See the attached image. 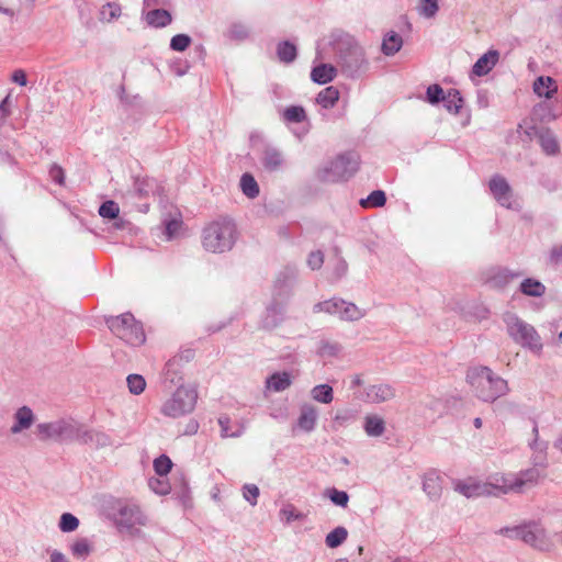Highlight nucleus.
I'll return each mask as SVG.
<instances>
[{
  "label": "nucleus",
  "mask_w": 562,
  "mask_h": 562,
  "mask_svg": "<svg viewBox=\"0 0 562 562\" xmlns=\"http://www.w3.org/2000/svg\"><path fill=\"white\" fill-rule=\"evenodd\" d=\"M335 60L340 71L347 78H359L369 68L363 48L349 34L337 36L333 42Z\"/></svg>",
  "instance_id": "f257e3e1"
},
{
  "label": "nucleus",
  "mask_w": 562,
  "mask_h": 562,
  "mask_svg": "<svg viewBox=\"0 0 562 562\" xmlns=\"http://www.w3.org/2000/svg\"><path fill=\"white\" fill-rule=\"evenodd\" d=\"M236 224L229 217H218L202 231V246L212 254H224L233 249L237 240Z\"/></svg>",
  "instance_id": "f03ea898"
},
{
  "label": "nucleus",
  "mask_w": 562,
  "mask_h": 562,
  "mask_svg": "<svg viewBox=\"0 0 562 562\" xmlns=\"http://www.w3.org/2000/svg\"><path fill=\"white\" fill-rule=\"evenodd\" d=\"M467 381L484 402H494L508 393L507 381L496 375L488 367H475L468 370Z\"/></svg>",
  "instance_id": "7ed1b4c3"
},
{
  "label": "nucleus",
  "mask_w": 562,
  "mask_h": 562,
  "mask_svg": "<svg viewBox=\"0 0 562 562\" xmlns=\"http://www.w3.org/2000/svg\"><path fill=\"white\" fill-rule=\"evenodd\" d=\"M105 324L116 337L131 346H140L145 342L143 325L135 319L132 313L109 316L105 318Z\"/></svg>",
  "instance_id": "20e7f679"
},
{
  "label": "nucleus",
  "mask_w": 562,
  "mask_h": 562,
  "mask_svg": "<svg viewBox=\"0 0 562 562\" xmlns=\"http://www.w3.org/2000/svg\"><path fill=\"white\" fill-rule=\"evenodd\" d=\"M359 165V155L355 151H346L319 170L318 178L324 182L347 181L357 172Z\"/></svg>",
  "instance_id": "39448f33"
},
{
  "label": "nucleus",
  "mask_w": 562,
  "mask_h": 562,
  "mask_svg": "<svg viewBox=\"0 0 562 562\" xmlns=\"http://www.w3.org/2000/svg\"><path fill=\"white\" fill-rule=\"evenodd\" d=\"M498 533L509 539L521 540L540 551L549 549L546 530L536 521H528L514 527H504L498 530Z\"/></svg>",
  "instance_id": "423d86ee"
},
{
  "label": "nucleus",
  "mask_w": 562,
  "mask_h": 562,
  "mask_svg": "<svg viewBox=\"0 0 562 562\" xmlns=\"http://www.w3.org/2000/svg\"><path fill=\"white\" fill-rule=\"evenodd\" d=\"M196 400L195 387L179 386L172 396L162 404L161 413L172 418L190 414L195 407Z\"/></svg>",
  "instance_id": "0eeeda50"
},
{
  "label": "nucleus",
  "mask_w": 562,
  "mask_h": 562,
  "mask_svg": "<svg viewBox=\"0 0 562 562\" xmlns=\"http://www.w3.org/2000/svg\"><path fill=\"white\" fill-rule=\"evenodd\" d=\"M504 321L507 326L508 335L516 342L531 350L538 351L542 348L540 337L530 324L524 322L515 314H507Z\"/></svg>",
  "instance_id": "6e6552de"
},
{
  "label": "nucleus",
  "mask_w": 562,
  "mask_h": 562,
  "mask_svg": "<svg viewBox=\"0 0 562 562\" xmlns=\"http://www.w3.org/2000/svg\"><path fill=\"white\" fill-rule=\"evenodd\" d=\"M79 425V423L74 420L59 419L52 423L38 424L36 429L42 440L76 441Z\"/></svg>",
  "instance_id": "1a4fd4ad"
},
{
  "label": "nucleus",
  "mask_w": 562,
  "mask_h": 562,
  "mask_svg": "<svg viewBox=\"0 0 562 562\" xmlns=\"http://www.w3.org/2000/svg\"><path fill=\"white\" fill-rule=\"evenodd\" d=\"M114 520L120 529H125L132 532L133 530L139 531L138 529H135V526L145 525L146 517L143 515L138 506L124 504L120 505Z\"/></svg>",
  "instance_id": "9d476101"
},
{
  "label": "nucleus",
  "mask_w": 562,
  "mask_h": 562,
  "mask_svg": "<svg viewBox=\"0 0 562 562\" xmlns=\"http://www.w3.org/2000/svg\"><path fill=\"white\" fill-rule=\"evenodd\" d=\"M488 188L499 205L510 210L516 209L517 203L513 199V190L503 176H493L488 182Z\"/></svg>",
  "instance_id": "9b49d317"
},
{
  "label": "nucleus",
  "mask_w": 562,
  "mask_h": 562,
  "mask_svg": "<svg viewBox=\"0 0 562 562\" xmlns=\"http://www.w3.org/2000/svg\"><path fill=\"white\" fill-rule=\"evenodd\" d=\"M520 272L510 271L507 268L491 267L482 273L485 284L493 289L505 288L513 279L520 277Z\"/></svg>",
  "instance_id": "f8f14e48"
},
{
  "label": "nucleus",
  "mask_w": 562,
  "mask_h": 562,
  "mask_svg": "<svg viewBox=\"0 0 562 562\" xmlns=\"http://www.w3.org/2000/svg\"><path fill=\"white\" fill-rule=\"evenodd\" d=\"M357 398H360L367 403L380 404L391 401L395 397V389L385 383L369 385L364 389L363 393L355 394Z\"/></svg>",
  "instance_id": "ddd939ff"
},
{
  "label": "nucleus",
  "mask_w": 562,
  "mask_h": 562,
  "mask_svg": "<svg viewBox=\"0 0 562 562\" xmlns=\"http://www.w3.org/2000/svg\"><path fill=\"white\" fill-rule=\"evenodd\" d=\"M296 277L297 270L295 267L286 266L281 270L274 281L273 296L286 300L291 294Z\"/></svg>",
  "instance_id": "4468645a"
},
{
  "label": "nucleus",
  "mask_w": 562,
  "mask_h": 562,
  "mask_svg": "<svg viewBox=\"0 0 562 562\" xmlns=\"http://www.w3.org/2000/svg\"><path fill=\"white\" fill-rule=\"evenodd\" d=\"M285 299L273 296L272 302L266 308V315L261 321V325L266 329H273L278 327L285 313Z\"/></svg>",
  "instance_id": "2eb2a0df"
},
{
  "label": "nucleus",
  "mask_w": 562,
  "mask_h": 562,
  "mask_svg": "<svg viewBox=\"0 0 562 562\" xmlns=\"http://www.w3.org/2000/svg\"><path fill=\"white\" fill-rule=\"evenodd\" d=\"M76 441L82 445L93 446L97 449L106 448L113 445V441L108 434L99 430L87 429L81 424L79 425Z\"/></svg>",
  "instance_id": "dca6fc26"
},
{
  "label": "nucleus",
  "mask_w": 562,
  "mask_h": 562,
  "mask_svg": "<svg viewBox=\"0 0 562 562\" xmlns=\"http://www.w3.org/2000/svg\"><path fill=\"white\" fill-rule=\"evenodd\" d=\"M492 488L494 486L490 484H481L474 481H457L454 484V490L468 498L490 495L492 494ZM495 490L501 493L506 492L503 487H495Z\"/></svg>",
  "instance_id": "f3484780"
},
{
  "label": "nucleus",
  "mask_w": 562,
  "mask_h": 562,
  "mask_svg": "<svg viewBox=\"0 0 562 562\" xmlns=\"http://www.w3.org/2000/svg\"><path fill=\"white\" fill-rule=\"evenodd\" d=\"M538 467L544 468V456H537L535 459V467L527 469L525 471H521L519 475L517 476L515 483L512 485L513 490L520 491V488L527 484H532L538 481V479L541 475L540 470Z\"/></svg>",
  "instance_id": "a211bd4d"
},
{
  "label": "nucleus",
  "mask_w": 562,
  "mask_h": 562,
  "mask_svg": "<svg viewBox=\"0 0 562 562\" xmlns=\"http://www.w3.org/2000/svg\"><path fill=\"white\" fill-rule=\"evenodd\" d=\"M132 190L137 198H148L150 194H161L164 188L154 178L136 177Z\"/></svg>",
  "instance_id": "6ab92c4d"
},
{
  "label": "nucleus",
  "mask_w": 562,
  "mask_h": 562,
  "mask_svg": "<svg viewBox=\"0 0 562 562\" xmlns=\"http://www.w3.org/2000/svg\"><path fill=\"white\" fill-rule=\"evenodd\" d=\"M530 130L538 136L539 145L546 155L555 156L560 153L559 142L552 131L549 128L537 130L536 127Z\"/></svg>",
  "instance_id": "aec40b11"
},
{
  "label": "nucleus",
  "mask_w": 562,
  "mask_h": 562,
  "mask_svg": "<svg viewBox=\"0 0 562 562\" xmlns=\"http://www.w3.org/2000/svg\"><path fill=\"white\" fill-rule=\"evenodd\" d=\"M498 58L499 53L495 49H490L475 61L472 72L479 77L487 75L497 64Z\"/></svg>",
  "instance_id": "412c9836"
},
{
  "label": "nucleus",
  "mask_w": 562,
  "mask_h": 562,
  "mask_svg": "<svg viewBox=\"0 0 562 562\" xmlns=\"http://www.w3.org/2000/svg\"><path fill=\"white\" fill-rule=\"evenodd\" d=\"M261 164L267 171L274 172L282 168L284 158L278 148L266 147L262 153Z\"/></svg>",
  "instance_id": "4be33fe9"
},
{
  "label": "nucleus",
  "mask_w": 562,
  "mask_h": 562,
  "mask_svg": "<svg viewBox=\"0 0 562 562\" xmlns=\"http://www.w3.org/2000/svg\"><path fill=\"white\" fill-rule=\"evenodd\" d=\"M317 422V411L310 404H304L301 407L300 416L296 422V427L305 432H311L315 429Z\"/></svg>",
  "instance_id": "5701e85b"
},
{
  "label": "nucleus",
  "mask_w": 562,
  "mask_h": 562,
  "mask_svg": "<svg viewBox=\"0 0 562 562\" xmlns=\"http://www.w3.org/2000/svg\"><path fill=\"white\" fill-rule=\"evenodd\" d=\"M35 416L29 406L20 407L14 414V424L11 427L12 434H20L29 429L34 423Z\"/></svg>",
  "instance_id": "b1692460"
},
{
  "label": "nucleus",
  "mask_w": 562,
  "mask_h": 562,
  "mask_svg": "<svg viewBox=\"0 0 562 562\" xmlns=\"http://www.w3.org/2000/svg\"><path fill=\"white\" fill-rule=\"evenodd\" d=\"M423 491L431 501H438L440 498L442 492L441 479L435 471H430L425 474L423 480Z\"/></svg>",
  "instance_id": "393cba45"
},
{
  "label": "nucleus",
  "mask_w": 562,
  "mask_h": 562,
  "mask_svg": "<svg viewBox=\"0 0 562 562\" xmlns=\"http://www.w3.org/2000/svg\"><path fill=\"white\" fill-rule=\"evenodd\" d=\"M337 68L330 64H319L311 71V79L318 85H326L334 80Z\"/></svg>",
  "instance_id": "a878e982"
},
{
  "label": "nucleus",
  "mask_w": 562,
  "mask_h": 562,
  "mask_svg": "<svg viewBox=\"0 0 562 562\" xmlns=\"http://www.w3.org/2000/svg\"><path fill=\"white\" fill-rule=\"evenodd\" d=\"M145 21L151 27L161 29L172 22V16L166 9H153L145 14Z\"/></svg>",
  "instance_id": "bb28decb"
},
{
  "label": "nucleus",
  "mask_w": 562,
  "mask_h": 562,
  "mask_svg": "<svg viewBox=\"0 0 562 562\" xmlns=\"http://www.w3.org/2000/svg\"><path fill=\"white\" fill-rule=\"evenodd\" d=\"M533 92L539 97L551 99L558 92V86L551 77L540 76L533 81Z\"/></svg>",
  "instance_id": "cd10ccee"
},
{
  "label": "nucleus",
  "mask_w": 562,
  "mask_h": 562,
  "mask_svg": "<svg viewBox=\"0 0 562 562\" xmlns=\"http://www.w3.org/2000/svg\"><path fill=\"white\" fill-rule=\"evenodd\" d=\"M339 95V90L334 86H329L318 92L316 103L323 109H333L338 102Z\"/></svg>",
  "instance_id": "c85d7f7f"
},
{
  "label": "nucleus",
  "mask_w": 562,
  "mask_h": 562,
  "mask_svg": "<svg viewBox=\"0 0 562 562\" xmlns=\"http://www.w3.org/2000/svg\"><path fill=\"white\" fill-rule=\"evenodd\" d=\"M345 301L342 299L333 297L323 302H318L313 306L314 313H327L331 315H338L341 317L342 306Z\"/></svg>",
  "instance_id": "c756f323"
},
{
  "label": "nucleus",
  "mask_w": 562,
  "mask_h": 562,
  "mask_svg": "<svg viewBox=\"0 0 562 562\" xmlns=\"http://www.w3.org/2000/svg\"><path fill=\"white\" fill-rule=\"evenodd\" d=\"M402 36L396 32L391 31L384 36L381 49L385 56H393L402 48Z\"/></svg>",
  "instance_id": "7c9ffc66"
},
{
  "label": "nucleus",
  "mask_w": 562,
  "mask_h": 562,
  "mask_svg": "<svg viewBox=\"0 0 562 562\" xmlns=\"http://www.w3.org/2000/svg\"><path fill=\"white\" fill-rule=\"evenodd\" d=\"M277 56L281 63L291 64L297 57V48L290 41H281L277 45Z\"/></svg>",
  "instance_id": "2f4dec72"
},
{
  "label": "nucleus",
  "mask_w": 562,
  "mask_h": 562,
  "mask_svg": "<svg viewBox=\"0 0 562 562\" xmlns=\"http://www.w3.org/2000/svg\"><path fill=\"white\" fill-rule=\"evenodd\" d=\"M522 294L532 297H540L546 293V285L539 280L526 278L519 285Z\"/></svg>",
  "instance_id": "473e14b6"
},
{
  "label": "nucleus",
  "mask_w": 562,
  "mask_h": 562,
  "mask_svg": "<svg viewBox=\"0 0 562 562\" xmlns=\"http://www.w3.org/2000/svg\"><path fill=\"white\" fill-rule=\"evenodd\" d=\"M266 385L274 392H282L291 385L290 374L288 372H276L267 379Z\"/></svg>",
  "instance_id": "72a5a7b5"
},
{
  "label": "nucleus",
  "mask_w": 562,
  "mask_h": 562,
  "mask_svg": "<svg viewBox=\"0 0 562 562\" xmlns=\"http://www.w3.org/2000/svg\"><path fill=\"white\" fill-rule=\"evenodd\" d=\"M443 106L450 113L458 114L463 106V98L458 89H449L442 100Z\"/></svg>",
  "instance_id": "f704fd0d"
},
{
  "label": "nucleus",
  "mask_w": 562,
  "mask_h": 562,
  "mask_svg": "<svg viewBox=\"0 0 562 562\" xmlns=\"http://www.w3.org/2000/svg\"><path fill=\"white\" fill-rule=\"evenodd\" d=\"M282 121L285 123H302L307 121V114L302 105L286 106L282 114Z\"/></svg>",
  "instance_id": "c9c22d12"
},
{
  "label": "nucleus",
  "mask_w": 562,
  "mask_h": 562,
  "mask_svg": "<svg viewBox=\"0 0 562 562\" xmlns=\"http://www.w3.org/2000/svg\"><path fill=\"white\" fill-rule=\"evenodd\" d=\"M363 428L368 436L379 437L385 430V423L381 417L376 415H369L364 418Z\"/></svg>",
  "instance_id": "e433bc0d"
},
{
  "label": "nucleus",
  "mask_w": 562,
  "mask_h": 562,
  "mask_svg": "<svg viewBox=\"0 0 562 562\" xmlns=\"http://www.w3.org/2000/svg\"><path fill=\"white\" fill-rule=\"evenodd\" d=\"M240 189H241L243 193L249 199L257 198L260 192L259 186H258L255 177L249 172H245L240 177Z\"/></svg>",
  "instance_id": "4c0bfd02"
},
{
  "label": "nucleus",
  "mask_w": 562,
  "mask_h": 562,
  "mask_svg": "<svg viewBox=\"0 0 562 562\" xmlns=\"http://www.w3.org/2000/svg\"><path fill=\"white\" fill-rule=\"evenodd\" d=\"M311 396L316 402L329 404L334 400V391L329 384H318L311 390Z\"/></svg>",
  "instance_id": "58836bf2"
},
{
  "label": "nucleus",
  "mask_w": 562,
  "mask_h": 562,
  "mask_svg": "<svg viewBox=\"0 0 562 562\" xmlns=\"http://www.w3.org/2000/svg\"><path fill=\"white\" fill-rule=\"evenodd\" d=\"M348 537V531L345 527L338 526L334 528L325 538V543L328 548L335 549L341 546Z\"/></svg>",
  "instance_id": "ea45409f"
},
{
  "label": "nucleus",
  "mask_w": 562,
  "mask_h": 562,
  "mask_svg": "<svg viewBox=\"0 0 562 562\" xmlns=\"http://www.w3.org/2000/svg\"><path fill=\"white\" fill-rule=\"evenodd\" d=\"M364 315L366 313L361 311L356 304L345 301L340 319L355 322L362 318Z\"/></svg>",
  "instance_id": "a19ab883"
},
{
  "label": "nucleus",
  "mask_w": 562,
  "mask_h": 562,
  "mask_svg": "<svg viewBox=\"0 0 562 562\" xmlns=\"http://www.w3.org/2000/svg\"><path fill=\"white\" fill-rule=\"evenodd\" d=\"M386 203V195L382 190L372 191L367 199H362L360 204L364 207H380Z\"/></svg>",
  "instance_id": "79ce46f5"
},
{
  "label": "nucleus",
  "mask_w": 562,
  "mask_h": 562,
  "mask_svg": "<svg viewBox=\"0 0 562 562\" xmlns=\"http://www.w3.org/2000/svg\"><path fill=\"white\" fill-rule=\"evenodd\" d=\"M325 495L330 499L333 504L340 507H347L349 502V495L345 491H339L335 487L327 488Z\"/></svg>",
  "instance_id": "37998d69"
},
{
  "label": "nucleus",
  "mask_w": 562,
  "mask_h": 562,
  "mask_svg": "<svg viewBox=\"0 0 562 562\" xmlns=\"http://www.w3.org/2000/svg\"><path fill=\"white\" fill-rule=\"evenodd\" d=\"M228 37L235 41H245L249 36V29L240 22L232 23L227 31Z\"/></svg>",
  "instance_id": "c03bdc74"
},
{
  "label": "nucleus",
  "mask_w": 562,
  "mask_h": 562,
  "mask_svg": "<svg viewBox=\"0 0 562 562\" xmlns=\"http://www.w3.org/2000/svg\"><path fill=\"white\" fill-rule=\"evenodd\" d=\"M445 99V91L438 83L430 85L426 90L425 100L431 105H437Z\"/></svg>",
  "instance_id": "a18cd8bd"
},
{
  "label": "nucleus",
  "mask_w": 562,
  "mask_h": 562,
  "mask_svg": "<svg viewBox=\"0 0 562 562\" xmlns=\"http://www.w3.org/2000/svg\"><path fill=\"white\" fill-rule=\"evenodd\" d=\"M71 553L76 558L85 559L91 552V546L86 538L76 540L70 547Z\"/></svg>",
  "instance_id": "49530a36"
},
{
  "label": "nucleus",
  "mask_w": 562,
  "mask_h": 562,
  "mask_svg": "<svg viewBox=\"0 0 562 562\" xmlns=\"http://www.w3.org/2000/svg\"><path fill=\"white\" fill-rule=\"evenodd\" d=\"M79 526V519L70 514V513H64L60 516L58 527L63 532H71L75 531Z\"/></svg>",
  "instance_id": "de8ad7c7"
},
{
  "label": "nucleus",
  "mask_w": 562,
  "mask_h": 562,
  "mask_svg": "<svg viewBox=\"0 0 562 562\" xmlns=\"http://www.w3.org/2000/svg\"><path fill=\"white\" fill-rule=\"evenodd\" d=\"M119 204L112 200L103 202L99 207V214L103 218L114 220L119 216Z\"/></svg>",
  "instance_id": "09e8293b"
},
{
  "label": "nucleus",
  "mask_w": 562,
  "mask_h": 562,
  "mask_svg": "<svg viewBox=\"0 0 562 562\" xmlns=\"http://www.w3.org/2000/svg\"><path fill=\"white\" fill-rule=\"evenodd\" d=\"M126 382L130 392L135 395L143 393L146 387V381L140 374H130Z\"/></svg>",
  "instance_id": "8fccbe9b"
},
{
  "label": "nucleus",
  "mask_w": 562,
  "mask_h": 562,
  "mask_svg": "<svg viewBox=\"0 0 562 562\" xmlns=\"http://www.w3.org/2000/svg\"><path fill=\"white\" fill-rule=\"evenodd\" d=\"M340 350L341 347L339 344L329 340H321L317 353L322 357H334L337 356Z\"/></svg>",
  "instance_id": "3c124183"
},
{
  "label": "nucleus",
  "mask_w": 562,
  "mask_h": 562,
  "mask_svg": "<svg viewBox=\"0 0 562 562\" xmlns=\"http://www.w3.org/2000/svg\"><path fill=\"white\" fill-rule=\"evenodd\" d=\"M280 516L285 519L286 524H290L295 520H304L305 514L296 510V508L292 504H288L283 506L280 510Z\"/></svg>",
  "instance_id": "603ef678"
},
{
  "label": "nucleus",
  "mask_w": 562,
  "mask_h": 562,
  "mask_svg": "<svg viewBox=\"0 0 562 562\" xmlns=\"http://www.w3.org/2000/svg\"><path fill=\"white\" fill-rule=\"evenodd\" d=\"M191 37L188 34H177L170 40V48L175 52H184L191 45Z\"/></svg>",
  "instance_id": "864d4df0"
},
{
  "label": "nucleus",
  "mask_w": 562,
  "mask_h": 562,
  "mask_svg": "<svg viewBox=\"0 0 562 562\" xmlns=\"http://www.w3.org/2000/svg\"><path fill=\"white\" fill-rule=\"evenodd\" d=\"M171 468L172 462L166 454H161L154 460V470L160 476L167 475Z\"/></svg>",
  "instance_id": "5fc2aeb1"
},
{
  "label": "nucleus",
  "mask_w": 562,
  "mask_h": 562,
  "mask_svg": "<svg viewBox=\"0 0 562 562\" xmlns=\"http://www.w3.org/2000/svg\"><path fill=\"white\" fill-rule=\"evenodd\" d=\"M439 10L438 0H420V15L430 19L434 18Z\"/></svg>",
  "instance_id": "6e6d98bb"
},
{
  "label": "nucleus",
  "mask_w": 562,
  "mask_h": 562,
  "mask_svg": "<svg viewBox=\"0 0 562 562\" xmlns=\"http://www.w3.org/2000/svg\"><path fill=\"white\" fill-rule=\"evenodd\" d=\"M259 494V487L255 484H245L243 486V496L252 506L257 504Z\"/></svg>",
  "instance_id": "4d7b16f0"
},
{
  "label": "nucleus",
  "mask_w": 562,
  "mask_h": 562,
  "mask_svg": "<svg viewBox=\"0 0 562 562\" xmlns=\"http://www.w3.org/2000/svg\"><path fill=\"white\" fill-rule=\"evenodd\" d=\"M335 252L337 256V262L334 268V276H335V279L338 280V279H341L344 276H346V273L348 271V263L342 257H340V255H339L340 250L338 247L335 248Z\"/></svg>",
  "instance_id": "13d9d810"
},
{
  "label": "nucleus",
  "mask_w": 562,
  "mask_h": 562,
  "mask_svg": "<svg viewBox=\"0 0 562 562\" xmlns=\"http://www.w3.org/2000/svg\"><path fill=\"white\" fill-rule=\"evenodd\" d=\"M535 114L539 115L541 120L551 121L557 117L555 114L551 112V106L548 102H541L533 109Z\"/></svg>",
  "instance_id": "bf43d9fd"
},
{
  "label": "nucleus",
  "mask_w": 562,
  "mask_h": 562,
  "mask_svg": "<svg viewBox=\"0 0 562 562\" xmlns=\"http://www.w3.org/2000/svg\"><path fill=\"white\" fill-rule=\"evenodd\" d=\"M324 263V254L321 250L312 251L307 258V266L312 270H318Z\"/></svg>",
  "instance_id": "052dcab7"
},
{
  "label": "nucleus",
  "mask_w": 562,
  "mask_h": 562,
  "mask_svg": "<svg viewBox=\"0 0 562 562\" xmlns=\"http://www.w3.org/2000/svg\"><path fill=\"white\" fill-rule=\"evenodd\" d=\"M49 177L55 183L59 186H63L65 182L64 169L57 164H53L49 168Z\"/></svg>",
  "instance_id": "680f3d73"
},
{
  "label": "nucleus",
  "mask_w": 562,
  "mask_h": 562,
  "mask_svg": "<svg viewBox=\"0 0 562 562\" xmlns=\"http://www.w3.org/2000/svg\"><path fill=\"white\" fill-rule=\"evenodd\" d=\"M532 432L535 435V439L533 441L530 443V448L537 452H539L540 454H542L547 448H548V443L546 441H539V438H538V426L537 424H535L533 428H532Z\"/></svg>",
  "instance_id": "e2e57ef3"
},
{
  "label": "nucleus",
  "mask_w": 562,
  "mask_h": 562,
  "mask_svg": "<svg viewBox=\"0 0 562 562\" xmlns=\"http://www.w3.org/2000/svg\"><path fill=\"white\" fill-rule=\"evenodd\" d=\"M218 425L221 427L222 437H238V432H229V418L228 417H220Z\"/></svg>",
  "instance_id": "0e129e2a"
},
{
  "label": "nucleus",
  "mask_w": 562,
  "mask_h": 562,
  "mask_svg": "<svg viewBox=\"0 0 562 562\" xmlns=\"http://www.w3.org/2000/svg\"><path fill=\"white\" fill-rule=\"evenodd\" d=\"M150 488L159 494V495H166L168 493V485L165 482H161L160 480H150L149 481Z\"/></svg>",
  "instance_id": "69168bd1"
},
{
  "label": "nucleus",
  "mask_w": 562,
  "mask_h": 562,
  "mask_svg": "<svg viewBox=\"0 0 562 562\" xmlns=\"http://www.w3.org/2000/svg\"><path fill=\"white\" fill-rule=\"evenodd\" d=\"M540 186L548 192H554L559 188L558 181L550 177H542L540 179Z\"/></svg>",
  "instance_id": "338daca9"
},
{
  "label": "nucleus",
  "mask_w": 562,
  "mask_h": 562,
  "mask_svg": "<svg viewBox=\"0 0 562 562\" xmlns=\"http://www.w3.org/2000/svg\"><path fill=\"white\" fill-rule=\"evenodd\" d=\"M549 261L552 265H558L562 261V245L552 247L549 255Z\"/></svg>",
  "instance_id": "774afa93"
}]
</instances>
